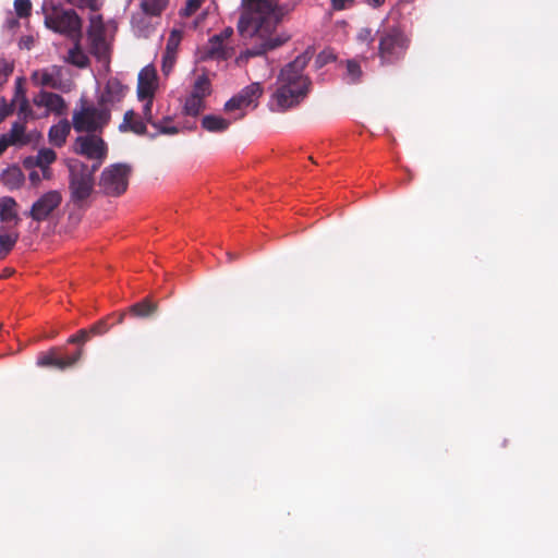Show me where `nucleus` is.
Masks as SVG:
<instances>
[{
  "instance_id": "obj_41",
  "label": "nucleus",
  "mask_w": 558,
  "mask_h": 558,
  "mask_svg": "<svg viewBox=\"0 0 558 558\" xmlns=\"http://www.w3.org/2000/svg\"><path fill=\"white\" fill-rule=\"evenodd\" d=\"M347 69H348V74L351 76L352 81H355L361 74V70H360L359 65L353 61L348 62Z\"/></svg>"
},
{
  "instance_id": "obj_44",
  "label": "nucleus",
  "mask_w": 558,
  "mask_h": 558,
  "mask_svg": "<svg viewBox=\"0 0 558 558\" xmlns=\"http://www.w3.org/2000/svg\"><path fill=\"white\" fill-rule=\"evenodd\" d=\"M37 156L35 157H28L23 161V165L28 170H34V168L37 167Z\"/></svg>"
},
{
  "instance_id": "obj_18",
  "label": "nucleus",
  "mask_w": 558,
  "mask_h": 558,
  "mask_svg": "<svg viewBox=\"0 0 558 558\" xmlns=\"http://www.w3.org/2000/svg\"><path fill=\"white\" fill-rule=\"evenodd\" d=\"M5 136L12 146L27 145L33 138L32 134L26 133L25 125L21 122H14Z\"/></svg>"
},
{
  "instance_id": "obj_10",
  "label": "nucleus",
  "mask_w": 558,
  "mask_h": 558,
  "mask_svg": "<svg viewBox=\"0 0 558 558\" xmlns=\"http://www.w3.org/2000/svg\"><path fill=\"white\" fill-rule=\"evenodd\" d=\"M45 24L48 28L61 34L76 33L81 28L80 19L74 11L57 8L46 11Z\"/></svg>"
},
{
  "instance_id": "obj_50",
  "label": "nucleus",
  "mask_w": 558,
  "mask_h": 558,
  "mask_svg": "<svg viewBox=\"0 0 558 558\" xmlns=\"http://www.w3.org/2000/svg\"><path fill=\"white\" fill-rule=\"evenodd\" d=\"M385 0H367V3L374 8L381 5Z\"/></svg>"
},
{
  "instance_id": "obj_42",
  "label": "nucleus",
  "mask_w": 558,
  "mask_h": 558,
  "mask_svg": "<svg viewBox=\"0 0 558 558\" xmlns=\"http://www.w3.org/2000/svg\"><path fill=\"white\" fill-rule=\"evenodd\" d=\"M335 10H344L353 4L354 0H330Z\"/></svg>"
},
{
  "instance_id": "obj_25",
  "label": "nucleus",
  "mask_w": 558,
  "mask_h": 558,
  "mask_svg": "<svg viewBox=\"0 0 558 558\" xmlns=\"http://www.w3.org/2000/svg\"><path fill=\"white\" fill-rule=\"evenodd\" d=\"M168 5V0H142V10L149 15H159Z\"/></svg>"
},
{
  "instance_id": "obj_9",
  "label": "nucleus",
  "mask_w": 558,
  "mask_h": 558,
  "mask_svg": "<svg viewBox=\"0 0 558 558\" xmlns=\"http://www.w3.org/2000/svg\"><path fill=\"white\" fill-rule=\"evenodd\" d=\"M63 195L59 190H48L40 193L32 203L27 216L36 222L50 220L59 210Z\"/></svg>"
},
{
  "instance_id": "obj_11",
  "label": "nucleus",
  "mask_w": 558,
  "mask_h": 558,
  "mask_svg": "<svg viewBox=\"0 0 558 558\" xmlns=\"http://www.w3.org/2000/svg\"><path fill=\"white\" fill-rule=\"evenodd\" d=\"M31 81L37 87H49L62 92L71 88L70 81L63 78V69L58 65H49L33 71Z\"/></svg>"
},
{
  "instance_id": "obj_39",
  "label": "nucleus",
  "mask_w": 558,
  "mask_h": 558,
  "mask_svg": "<svg viewBox=\"0 0 558 558\" xmlns=\"http://www.w3.org/2000/svg\"><path fill=\"white\" fill-rule=\"evenodd\" d=\"M13 66L4 60H0V82L7 80L12 73Z\"/></svg>"
},
{
  "instance_id": "obj_3",
  "label": "nucleus",
  "mask_w": 558,
  "mask_h": 558,
  "mask_svg": "<svg viewBox=\"0 0 558 558\" xmlns=\"http://www.w3.org/2000/svg\"><path fill=\"white\" fill-rule=\"evenodd\" d=\"M20 205L11 196L0 197V258H4L20 239Z\"/></svg>"
},
{
  "instance_id": "obj_17",
  "label": "nucleus",
  "mask_w": 558,
  "mask_h": 558,
  "mask_svg": "<svg viewBox=\"0 0 558 558\" xmlns=\"http://www.w3.org/2000/svg\"><path fill=\"white\" fill-rule=\"evenodd\" d=\"M233 48L222 43L221 36H214L207 45V56L215 59H228L233 54Z\"/></svg>"
},
{
  "instance_id": "obj_46",
  "label": "nucleus",
  "mask_w": 558,
  "mask_h": 558,
  "mask_svg": "<svg viewBox=\"0 0 558 558\" xmlns=\"http://www.w3.org/2000/svg\"><path fill=\"white\" fill-rule=\"evenodd\" d=\"M10 140L7 138L5 134L0 136V155L7 149L8 146H10Z\"/></svg>"
},
{
  "instance_id": "obj_1",
  "label": "nucleus",
  "mask_w": 558,
  "mask_h": 558,
  "mask_svg": "<svg viewBox=\"0 0 558 558\" xmlns=\"http://www.w3.org/2000/svg\"><path fill=\"white\" fill-rule=\"evenodd\" d=\"M287 13L279 0H241L238 31L252 40V48L236 58L238 64L279 48L290 39L287 33L278 31Z\"/></svg>"
},
{
  "instance_id": "obj_4",
  "label": "nucleus",
  "mask_w": 558,
  "mask_h": 558,
  "mask_svg": "<svg viewBox=\"0 0 558 558\" xmlns=\"http://www.w3.org/2000/svg\"><path fill=\"white\" fill-rule=\"evenodd\" d=\"M132 174L128 163L119 162L106 167L100 175L98 186L100 192L110 197H118L125 193Z\"/></svg>"
},
{
  "instance_id": "obj_24",
  "label": "nucleus",
  "mask_w": 558,
  "mask_h": 558,
  "mask_svg": "<svg viewBox=\"0 0 558 558\" xmlns=\"http://www.w3.org/2000/svg\"><path fill=\"white\" fill-rule=\"evenodd\" d=\"M125 92V87L118 80H109L106 86V93L102 96L106 101L120 100Z\"/></svg>"
},
{
  "instance_id": "obj_47",
  "label": "nucleus",
  "mask_w": 558,
  "mask_h": 558,
  "mask_svg": "<svg viewBox=\"0 0 558 558\" xmlns=\"http://www.w3.org/2000/svg\"><path fill=\"white\" fill-rule=\"evenodd\" d=\"M81 355H82V352H81V351H78V352H77V353H75L74 355H72V356H70V357H68V359H64V360H65V363H66V367H68V366H71V365H73V364H75V363L80 360Z\"/></svg>"
},
{
  "instance_id": "obj_2",
  "label": "nucleus",
  "mask_w": 558,
  "mask_h": 558,
  "mask_svg": "<svg viewBox=\"0 0 558 558\" xmlns=\"http://www.w3.org/2000/svg\"><path fill=\"white\" fill-rule=\"evenodd\" d=\"M308 60L307 54L299 56L280 71L276 90L270 99L271 110L284 111L305 99L310 92L311 81L303 72Z\"/></svg>"
},
{
  "instance_id": "obj_36",
  "label": "nucleus",
  "mask_w": 558,
  "mask_h": 558,
  "mask_svg": "<svg viewBox=\"0 0 558 558\" xmlns=\"http://www.w3.org/2000/svg\"><path fill=\"white\" fill-rule=\"evenodd\" d=\"M68 2L80 8H88L90 10H98L102 4V0H68Z\"/></svg>"
},
{
  "instance_id": "obj_16",
  "label": "nucleus",
  "mask_w": 558,
  "mask_h": 558,
  "mask_svg": "<svg viewBox=\"0 0 558 558\" xmlns=\"http://www.w3.org/2000/svg\"><path fill=\"white\" fill-rule=\"evenodd\" d=\"M232 124V119L219 113H208L202 117L201 128L208 133H225Z\"/></svg>"
},
{
  "instance_id": "obj_8",
  "label": "nucleus",
  "mask_w": 558,
  "mask_h": 558,
  "mask_svg": "<svg viewBox=\"0 0 558 558\" xmlns=\"http://www.w3.org/2000/svg\"><path fill=\"white\" fill-rule=\"evenodd\" d=\"M109 119L110 114L106 109L84 102L74 111L72 122L75 131L90 132L104 128Z\"/></svg>"
},
{
  "instance_id": "obj_13",
  "label": "nucleus",
  "mask_w": 558,
  "mask_h": 558,
  "mask_svg": "<svg viewBox=\"0 0 558 558\" xmlns=\"http://www.w3.org/2000/svg\"><path fill=\"white\" fill-rule=\"evenodd\" d=\"M407 49V40L399 32L384 36L379 44V54L383 62H392L401 57Z\"/></svg>"
},
{
  "instance_id": "obj_38",
  "label": "nucleus",
  "mask_w": 558,
  "mask_h": 558,
  "mask_svg": "<svg viewBox=\"0 0 558 558\" xmlns=\"http://www.w3.org/2000/svg\"><path fill=\"white\" fill-rule=\"evenodd\" d=\"M335 60V54L331 50H324L322 51L316 59V64L318 66H324L328 62Z\"/></svg>"
},
{
  "instance_id": "obj_31",
  "label": "nucleus",
  "mask_w": 558,
  "mask_h": 558,
  "mask_svg": "<svg viewBox=\"0 0 558 558\" xmlns=\"http://www.w3.org/2000/svg\"><path fill=\"white\" fill-rule=\"evenodd\" d=\"M206 0H186L185 5L181 9L180 14L184 17L194 15L205 3Z\"/></svg>"
},
{
  "instance_id": "obj_45",
  "label": "nucleus",
  "mask_w": 558,
  "mask_h": 558,
  "mask_svg": "<svg viewBox=\"0 0 558 558\" xmlns=\"http://www.w3.org/2000/svg\"><path fill=\"white\" fill-rule=\"evenodd\" d=\"M87 340V333L85 330H81L78 335L73 336L70 341L71 342H84Z\"/></svg>"
},
{
  "instance_id": "obj_21",
  "label": "nucleus",
  "mask_w": 558,
  "mask_h": 558,
  "mask_svg": "<svg viewBox=\"0 0 558 558\" xmlns=\"http://www.w3.org/2000/svg\"><path fill=\"white\" fill-rule=\"evenodd\" d=\"M12 106L16 107L17 114H19L20 119H22L24 121L35 120V119L40 118V116H37V113H35L33 111L26 96H21L20 98H13Z\"/></svg>"
},
{
  "instance_id": "obj_32",
  "label": "nucleus",
  "mask_w": 558,
  "mask_h": 558,
  "mask_svg": "<svg viewBox=\"0 0 558 558\" xmlns=\"http://www.w3.org/2000/svg\"><path fill=\"white\" fill-rule=\"evenodd\" d=\"M147 122L153 124L158 130L159 133L169 134V135L178 133V129L171 124V120L169 118L165 119L163 121H161L159 123L155 122L153 119H151V121H147Z\"/></svg>"
},
{
  "instance_id": "obj_28",
  "label": "nucleus",
  "mask_w": 558,
  "mask_h": 558,
  "mask_svg": "<svg viewBox=\"0 0 558 558\" xmlns=\"http://www.w3.org/2000/svg\"><path fill=\"white\" fill-rule=\"evenodd\" d=\"M65 60L78 68H84L86 66L88 59L83 50L77 45H75L72 49H70Z\"/></svg>"
},
{
  "instance_id": "obj_34",
  "label": "nucleus",
  "mask_w": 558,
  "mask_h": 558,
  "mask_svg": "<svg viewBox=\"0 0 558 558\" xmlns=\"http://www.w3.org/2000/svg\"><path fill=\"white\" fill-rule=\"evenodd\" d=\"M177 60V53L172 52H165L162 56V62H161V71L163 75L168 76L175 63Z\"/></svg>"
},
{
  "instance_id": "obj_6",
  "label": "nucleus",
  "mask_w": 558,
  "mask_h": 558,
  "mask_svg": "<svg viewBox=\"0 0 558 558\" xmlns=\"http://www.w3.org/2000/svg\"><path fill=\"white\" fill-rule=\"evenodd\" d=\"M70 170V193L74 202L85 201L94 189V170L88 169L80 160H70L68 162Z\"/></svg>"
},
{
  "instance_id": "obj_7",
  "label": "nucleus",
  "mask_w": 558,
  "mask_h": 558,
  "mask_svg": "<svg viewBox=\"0 0 558 558\" xmlns=\"http://www.w3.org/2000/svg\"><path fill=\"white\" fill-rule=\"evenodd\" d=\"M159 87L157 71L153 65L143 68L137 77L136 94L143 105V117L146 121H151L153 101Z\"/></svg>"
},
{
  "instance_id": "obj_29",
  "label": "nucleus",
  "mask_w": 558,
  "mask_h": 558,
  "mask_svg": "<svg viewBox=\"0 0 558 558\" xmlns=\"http://www.w3.org/2000/svg\"><path fill=\"white\" fill-rule=\"evenodd\" d=\"M38 366H56L60 369L66 367V363L64 359L57 357L52 352L44 354L37 360Z\"/></svg>"
},
{
  "instance_id": "obj_30",
  "label": "nucleus",
  "mask_w": 558,
  "mask_h": 558,
  "mask_svg": "<svg viewBox=\"0 0 558 558\" xmlns=\"http://www.w3.org/2000/svg\"><path fill=\"white\" fill-rule=\"evenodd\" d=\"M4 180L11 187L20 186L23 182V173L19 168H11L5 172Z\"/></svg>"
},
{
  "instance_id": "obj_33",
  "label": "nucleus",
  "mask_w": 558,
  "mask_h": 558,
  "mask_svg": "<svg viewBox=\"0 0 558 558\" xmlns=\"http://www.w3.org/2000/svg\"><path fill=\"white\" fill-rule=\"evenodd\" d=\"M14 11L19 17H27L32 12L31 0H14Z\"/></svg>"
},
{
  "instance_id": "obj_49",
  "label": "nucleus",
  "mask_w": 558,
  "mask_h": 558,
  "mask_svg": "<svg viewBox=\"0 0 558 558\" xmlns=\"http://www.w3.org/2000/svg\"><path fill=\"white\" fill-rule=\"evenodd\" d=\"M41 178L36 170H32L29 173V181L34 184H38Z\"/></svg>"
},
{
  "instance_id": "obj_37",
  "label": "nucleus",
  "mask_w": 558,
  "mask_h": 558,
  "mask_svg": "<svg viewBox=\"0 0 558 558\" xmlns=\"http://www.w3.org/2000/svg\"><path fill=\"white\" fill-rule=\"evenodd\" d=\"M13 112L12 102L9 104L5 99H0V123L4 121Z\"/></svg>"
},
{
  "instance_id": "obj_19",
  "label": "nucleus",
  "mask_w": 558,
  "mask_h": 558,
  "mask_svg": "<svg viewBox=\"0 0 558 558\" xmlns=\"http://www.w3.org/2000/svg\"><path fill=\"white\" fill-rule=\"evenodd\" d=\"M70 123L66 120H62L57 124L52 125L49 130V142L54 146H62L68 135L70 134Z\"/></svg>"
},
{
  "instance_id": "obj_51",
  "label": "nucleus",
  "mask_w": 558,
  "mask_h": 558,
  "mask_svg": "<svg viewBox=\"0 0 558 558\" xmlns=\"http://www.w3.org/2000/svg\"><path fill=\"white\" fill-rule=\"evenodd\" d=\"M123 320V314L119 317V322L121 323Z\"/></svg>"
},
{
  "instance_id": "obj_5",
  "label": "nucleus",
  "mask_w": 558,
  "mask_h": 558,
  "mask_svg": "<svg viewBox=\"0 0 558 558\" xmlns=\"http://www.w3.org/2000/svg\"><path fill=\"white\" fill-rule=\"evenodd\" d=\"M263 94L264 87L262 84L254 82L226 101L223 110L226 113L234 116V120H240L246 116L247 109L257 108Z\"/></svg>"
},
{
  "instance_id": "obj_15",
  "label": "nucleus",
  "mask_w": 558,
  "mask_h": 558,
  "mask_svg": "<svg viewBox=\"0 0 558 558\" xmlns=\"http://www.w3.org/2000/svg\"><path fill=\"white\" fill-rule=\"evenodd\" d=\"M88 38L90 41V50L92 52L104 62L108 61L109 50H110V41L106 37L102 24L99 20L93 19L92 25L88 32Z\"/></svg>"
},
{
  "instance_id": "obj_48",
  "label": "nucleus",
  "mask_w": 558,
  "mask_h": 558,
  "mask_svg": "<svg viewBox=\"0 0 558 558\" xmlns=\"http://www.w3.org/2000/svg\"><path fill=\"white\" fill-rule=\"evenodd\" d=\"M233 31L231 28H226L223 32H221L218 36L222 37V43H228L232 35Z\"/></svg>"
},
{
  "instance_id": "obj_20",
  "label": "nucleus",
  "mask_w": 558,
  "mask_h": 558,
  "mask_svg": "<svg viewBox=\"0 0 558 558\" xmlns=\"http://www.w3.org/2000/svg\"><path fill=\"white\" fill-rule=\"evenodd\" d=\"M57 155L52 149L44 148L37 154V167L41 169L43 179L50 180L52 172L49 166L56 160Z\"/></svg>"
},
{
  "instance_id": "obj_26",
  "label": "nucleus",
  "mask_w": 558,
  "mask_h": 558,
  "mask_svg": "<svg viewBox=\"0 0 558 558\" xmlns=\"http://www.w3.org/2000/svg\"><path fill=\"white\" fill-rule=\"evenodd\" d=\"M130 311L133 315L137 317H148L156 313L157 304L151 303L148 300H144L140 303L134 304Z\"/></svg>"
},
{
  "instance_id": "obj_14",
  "label": "nucleus",
  "mask_w": 558,
  "mask_h": 558,
  "mask_svg": "<svg viewBox=\"0 0 558 558\" xmlns=\"http://www.w3.org/2000/svg\"><path fill=\"white\" fill-rule=\"evenodd\" d=\"M33 105L38 109H44V112L38 114L40 118H46L49 114L62 116L66 111V105L63 98L49 92H39L35 95Z\"/></svg>"
},
{
  "instance_id": "obj_22",
  "label": "nucleus",
  "mask_w": 558,
  "mask_h": 558,
  "mask_svg": "<svg viewBox=\"0 0 558 558\" xmlns=\"http://www.w3.org/2000/svg\"><path fill=\"white\" fill-rule=\"evenodd\" d=\"M120 129L123 131L130 130L136 134H143L146 130L142 120L135 117L133 110L126 111Z\"/></svg>"
},
{
  "instance_id": "obj_40",
  "label": "nucleus",
  "mask_w": 558,
  "mask_h": 558,
  "mask_svg": "<svg viewBox=\"0 0 558 558\" xmlns=\"http://www.w3.org/2000/svg\"><path fill=\"white\" fill-rule=\"evenodd\" d=\"M357 40L366 46L373 41L372 32L368 28H363L357 34Z\"/></svg>"
},
{
  "instance_id": "obj_12",
  "label": "nucleus",
  "mask_w": 558,
  "mask_h": 558,
  "mask_svg": "<svg viewBox=\"0 0 558 558\" xmlns=\"http://www.w3.org/2000/svg\"><path fill=\"white\" fill-rule=\"evenodd\" d=\"M74 151L88 159H96L101 162L107 156V146L102 138L97 135H84L76 138Z\"/></svg>"
},
{
  "instance_id": "obj_23",
  "label": "nucleus",
  "mask_w": 558,
  "mask_h": 558,
  "mask_svg": "<svg viewBox=\"0 0 558 558\" xmlns=\"http://www.w3.org/2000/svg\"><path fill=\"white\" fill-rule=\"evenodd\" d=\"M211 93L210 81L206 75H199L193 84L191 95L205 101Z\"/></svg>"
},
{
  "instance_id": "obj_35",
  "label": "nucleus",
  "mask_w": 558,
  "mask_h": 558,
  "mask_svg": "<svg viewBox=\"0 0 558 558\" xmlns=\"http://www.w3.org/2000/svg\"><path fill=\"white\" fill-rule=\"evenodd\" d=\"M181 40V36L177 31H172L166 46L165 52L177 53V49L179 47Z\"/></svg>"
},
{
  "instance_id": "obj_27",
  "label": "nucleus",
  "mask_w": 558,
  "mask_h": 558,
  "mask_svg": "<svg viewBox=\"0 0 558 558\" xmlns=\"http://www.w3.org/2000/svg\"><path fill=\"white\" fill-rule=\"evenodd\" d=\"M205 109V101L191 94L186 97L184 102V112L189 116H197Z\"/></svg>"
},
{
  "instance_id": "obj_43",
  "label": "nucleus",
  "mask_w": 558,
  "mask_h": 558,
  "mask_svg": "<svg viewBox=\"0 0 558 558\" xmlns=\"http://www.w3.org/2000/svg\"><path fill=\"white\" fill-rule=\"evenodd\" d=\"M24 80L22 77L16 80V86H15V94L13 98H20L21 96H26L24 87H23Z\"/></svg>"
}]
</instances>
